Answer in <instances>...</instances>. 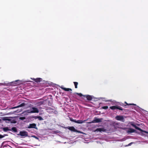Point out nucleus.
I'll return each mask as SVG.
<instances>
[{
	"instance_id": "nucleus-5",
	"label": "nucleus",
	"mask_w": 148,
	"mask_h": 148,
	"mask_svg": "<svg viewBox=\"0 0 148 148\" xmlns=\"http://www.w3.org/2000/svg\"><path fill=\"white\" fill-rule=\"evenodd\" d=\"M110 108L111 110H114L117 109L121 110H123V109L121 107L118 106H110Z\"/></svg>"
},
{
	"instance_id": "nucleus-24",
	"label": "nucleus",
	"mask_w": 148,
	"mask_h": 148,
	"mask_svg": "<svg viewBox=\"0 0 148 148\" xmlns=\"http://www.w3.org/2000/svg\"><path fill=\"white\" fill-rule=\"evenodd\" d=\"M43 101H40L39 102H38V104L39 105H41L42 104H43Z\"/></svg>"
},
{
	"instance_id": "nucleus-30",
	"label": "nucleus",
	"mask_w": 148,
	"mask_h": 148,
	"mask_svg": "<svg viewBox=\"0 0 148 148\" xmlns=\"http://www.w3.org/2000/svg\"><path fill=\"white\" fill-rule=\"evenodd\" d=\"M3 138V136H2V135L0 134V138Z\"/></svg>"
},
{
	"instance_id": "nucleus-1",
	"label": "nucleus",
	"mask_w": 148,
	"mask_h": 148,
	"mask_svg": "<svg viewBox=\"0 0 148 148\" xmlns=\"http://www.w3.org/2000/svg\"><path fill=\"white\" fill-rule=\"evenodd\" d=\"M18 81L19 80H16L10 82H8L7 83H4L3 84V83H1V84L6 86H15V84H17L16 82Z\"/></svg>"
},
{
	"instance_id": "nucleus-27",
	"label": "nucleus",
	"mask_w": 148,
	"mask_h": 148,
	"mask_svg": "<svg viewBox=\"0 0 148 148\" xmlns=\"http://www.w3.org/2000/svg\"><path fill=\"white\" fill-rule=\"evenodd\" d=\"M32 137H34V138H36L37 139H38V137H37L36 136H32Z\"/></svg>"
},
{
	"instance_id": "nucleus-29",
	"label": "nucleus",
	"mask_w": 148,
	"mask_h": 148,
	"mask_svg": "<svg viewBox=\"0 0 148 148\" xmlns=\"http://www.w3.org/2000/svg\"><path fill=\"white\" fill-rule=\"evenodd\" d=\"M8 135L6 134H4L3 135H2V136H3V138L5 136H7Z\"/></svg>"
},
{
	"instance_id": "nucleus-11",
	"label": "nucleus",
	"mask_w": 148,
	"mask_h": 148,
	"mask_svg": "<svg viewBox=\"0 0 148 148\" xmlns=\"http://www.w3.org/2000/svg\"><path fill=\"white\" fill-rule=\"evenodd\" d=\"M84 97H86L88 100L91 101L92 99V97L91 96L89 95H84Z\"/></svg>"
},
{
	"instance_id": "nucleus-28",
	"label": "nucleus",
	"mask_w": 148,
	"mask_h": 148,
	"mask_svg": "<svg viewBox=\"0 0 148 148\" xmlns=\"http://www.w3.org/2000/svg\"><path fill=\"white\" fill-rule=\"evenodd\" d=\"M84 104L86 106H89V104L88 103H84Z\"/></svg>"
},
{
	"instance_id": "nucleus-18",
	"label": "nucleus",
	"mask_w": 148,
	"mask_h": 148,
	"mask_svg": "<svg viewBox=\"0 0 148 148\" xmlns=\"http://www.w3.org/2000/svg\"><path fill=\"white\" fill-rule=\"evenodd\" d=\"M11 131L12 130L14 132H17V129L15 127H13L12 128Z\"/></svg>"
},
{
	"instance_id": "nucleus-21",
	"label": "nucleus",
	"mask_w": 148,
	"mask_h": 148,
	"mask_svg": "<svg viewBox=\"0 0 148 148\" xmlns=\"http://www.w3.org/2000/svg\"><path fill=\"white\" fill-rule=\"evenodd\" d=\"M101 108L103 109H108V106H104L103 107H101Z\"/></svg>"
},
{
	"instance_id": "nucleus-19",
	"label": "nucleus",
	"mask_w": 148,
	"mask_h": 148,
	"mask_svg": "<svg viewBox=\"0 0 148 148\" xmlns=\"http://www.w3.org/2000/svg\"><path fill=\"white\" fill-rule=\"evenodd\" d=\"M73 83L74 84L75 88H77V85L78 84V83L77 82H74Z\"/></svg>"
},
{
	"instance_id": "nucleus-7",
	"label": "nucleus",
	"mask_w": 148,
	"mask_h": 148,
	"mask_svg": "<svg viewBox=\"0 0 148 148\" xmlns=\"http://www.w3.org/2000/svg\"><path fill=\"white\" fill-rule=\"evenodd\" d=\"M32 110L30 112V113H38L39 112V110L37 108L35 107H32ZM28 113H29V112H28Z\"/></svg>"
},
{
	"instance_id": "nucleus-17",
	"label": "nucleus",
	"mask_w": 148,
	"mask_h": 148,
	"mask_svg": "<svg viewBox=\"0 0 148 148\" xmlns=\"http://www.w3.org/2000/svg\"><path fill=\"white\" fill-rule=\"evenodd\" d=\"M85 121H86V120L82 121V120H77V123L82 124V123H84Z\"/></svg>"
},
{
	"instance_id": "nucleus-14",
	"label": "nucleus",
	"mask_w": 148,
	"mask_h": 148,
	"mask_svg": "<svg viewBox=\"0 0 148 148\" xmlns=\"http://www.w3.org/2000/svg\"><path fill=\"white\" fill-rule=\"evenodd\" d=\"M25 103H21V104L19 105H18L17 106L14 107L13 108H18L20 107L23 106H25Z\"/></svg>"
},
{
	"instance_id": "nucleus-20",
	"label": "nucleus",
	"mask_w": 148,
	"mask_h": 148,
	"mask_svg": "<svg viewBox=\"0 0 148 148\" xmlns=\"http://www.w3.org/2000/svg\"><path fill=\"white\" fill-rule=\"evenodd\" d=\"M36 117L37 118V119H38L40 121L43 120V119L42 118V117L40 116H36Z\"/></svg>"
},
{
	"instance_id": "nucleus-10",
	"label": "nucleus",
	"mask_w": 148,
	"mask_h": 148,
	"mask_svg": "<svg viewBox=\"0 0 148 148\" xmlns=\"http://www.w3.org/2000/svg\"><path fill=\"white\" fill-rule=\"evenodd\" d=\"M102 119L95 118L93 121L94 123H99L101 121Z\"/></svg>"
},
{
	"instance_id": "nucleus-3",
	"label": "nucleus",
	"mask_w": 148,
	"mask_h": 148,
	"mask_svg": "<svg viewBox=\"0 0 148 148\" xmlns=\"http://www.w3.org/2000/svg\"><path fill=\"white\" fill-rule=\"evenodd\" d=\"M66 128L70 130L72 132H76L79 133H82L81 132L76 130L73 126H68L66 127Z\"/></svg>"
},
{
	"instance_id": "nucleus-15",
	"label": "nucleus",
	"mask_w": 148,
	"mask_h": 148,
	"mask_svg": "<svg viewBox=\"0 0 148 148\" xmlns=\"http://www.w3.org/2000/svg\"><path fill=\"white\" fill-rule=\"evenodd\" d=\"M105 130L103 128H98L96 129V131H99L100 132H104Z\"/></svg>"
},
{
	"instance_id": "nucleus-31",
	"label": "nucleus",
	"mask_w": 148,
	"mask_h": 148,
	"mask_svg": "<svg viewBox=\"0 0 148 148\" xmlns=\"http://www.w3.org/2000/svg\"><path fill=\"white\" fill-rule=\"evenodd\" d=\"M73 122H74L76 123H77V120L74 119Z\"/></svg>"
},
{
	"instance_id": "nucleus-6",
	"label": "nucleus",
	"mask_w": 148,
	"mask_h": 148,
	"mask_svg": "<svg viewBox=\"0 0 148 148\" xmlns=\"http://www.w3.org/2000/svg\"><path fill=\"white\" fill-rule=\"evenodd\" d=\"M115 119L117 120L121 121L123 122H124V119L123 116L120 115H118L116 116L115 117Z\"/></svg>"
},
{
	"instance_id": "nucleus-8",
	"label": "nucleus",
	"mask_w": 148,
	"mask_h": 148,
	"mask_svg": "<svg viewBox=\"0 0 148 148\" xmlns=\"http://www.w3.org/2000/svg\"><path fill=\"white\" fill-rule=\"evenodd\" d=\"M36 124L35 123H32V124H29V126L28 127V128H35L36 129H37V128L36 127Z\"/></svg>"
},
{
	"instance_id": "nucleus-26",
	"label": "nucleus",
	"mask_w": 148,
	"mask_h": 148,
	"mask_svg": "<svg viewBox=\"0 0 148 148\" xmlns=\"http://www.w3.org/2000/svg\"><path fill=\"white\" fill-rule=\"evenodd\" d=\"M74 120L72 118H70V120L72 122H73L74 121Z\"/></svg>"
},
{
	"instance_id": "nucleus-16",
	"label": "nucleus",
	"mask_w": 148,
	"mask_h": 148,
	"mask_svg": "<svg viewBox=\"0 0 148 148\" xmlns=\"http://www.w3.org/2000/svg\"><path fill=\"white\" fill-rule=\"evenodd\" d=\"M61 88L65 91H69L70 90H71V91L72 90V89L71 88H64V87H62Z\"/></svg>"
},
{
	"instance_id": "nucleus-12",
	"label": "nucleus",
	"mask_w": 148,
	"mask_h": 148,
	"mask_svg": "<svg viewBox=\"0 0 148 148\" xmlns=\"http://www.w3.org/2000/svg\"><path fill=\"white\" fill-rule=\"evenodd\" d=\"M136 131V130L132 128H130L128 129L127 132L128 133H132L135 132Z\"/></svg>"
},
{
	"instance_id": "nucleus-2",
	"label": "nucleus",
	"mask_w": 148,
	"mask_h": 148,
	"mask_svg": "<svg viewBox=\"0 0 148 148\" xmlns=\"http://www.w3.org/2000/svg\"><path fill=\"white\" fill-rule=\"evenodd\" d=\"M131 125L133 127H134L136 129H137V130L140 131L141 132H144V133H146V134H148V132H147V131H145L141 129L140 128H139V127H138L136 126L134 124V123H133V122H131Z\"/></svg>"
},
{
	"instance_id": "nucleus-13",
	"label": "nucleus",
	"mask_w": 148,
	"mask_h": 148,
	"mask_svg": "<svg viewBox=\"0 0 148 148\" xmlns=\"http://www.w3.org/2000/svg\"><path fill=\"white\" fill-rule=\"evenodd\" d=\"M2 129L3 130L4 132H6L8 131H11V130L9 129L8 127L2 128Z\"/></svg>"
},
{
	"instance_id": "nucleus-22",
	"label": "nucleus",
	"mask_w": 148,
	"mask_h": 148,
	"mask_svg": "<svg viewBox=\"0 0 148 148\" xmlns=\"http://www.w3.org/2000/svg\"><path fill=\"white\" fill-rule=\"evenodd\" d=\"M126 104L127 105H133V106H136V105L135 104H134V103H129L128 104L126 102H125Z\"/></svg>"
},
{
	"instance_id": "nucleus-9",
	"label": "nucleus",
	"mask_w": 148,
	"mask_h": 148,
	"mask_svg": "<svg viewBox=\"0 0 148 148\" xmlns=\"http://www.w3.org/2000/svg\"><path fill=\"white\" fill-rule=\"evenodd\" d=\"M32 79L36 82H40L42 81V79L40 78H37L36 79L33 78Z\"/></svg>"
},
{
	"instance_id": "nucleus-4",
	"label": "nucleus",
	"mask_w": 148,
	"mask_h": 148,
	"mask_svg": "<svg viewBox=\"0 0 148 148\" xmlns=\"http://www.w3.org/2000/svg\"><path fill=\"white\" fill-rule=\"evenodd\" d=\"M28 133L26 131H20L19 134H17L18 135H20L22 137H27L28 136Z\"/></svg>"
},
{
	"instance_id": "nucleus-23",
	"label": "nucleus",
	"mask_w": 148,
	"mask_h": 148,
	"mask_svg": "<svg viewBox=\"0 0 148 148\" xmlns=\"http://www.w3.org/2000/svg\"><path fill=\"white\" fill-rule=\"evenodd\" d=\"M76 94H77V95H79V96H80V97H82V96H84V95H82V93H76Z\"/></svg>"
},
{
	"instance_id": "nucleus-25",
	"label": "nucleus",
	"mask_w": 148,
	"mask_h": 148,
	"mask_svg": "<svg viewBox=\"0 0 148 148\" xmlns=\"http://www.w3.org/2000/svg\"><path fill=\"white\" fill-rule=\"evenodd\" d=\"M20 119L22 120H23L25 119V117H21L20 118Z\"/></svg>"
}]
</instances>
